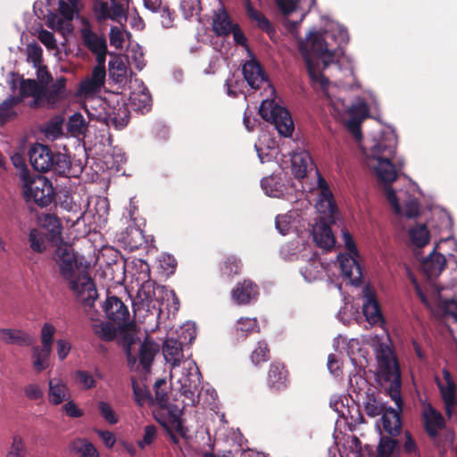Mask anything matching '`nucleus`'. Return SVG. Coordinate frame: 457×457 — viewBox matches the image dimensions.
<instances>
[{
  "mask_svg": "<svg viewBox=\"0 0 457 457\" xmlns=\"http://www.w3.org/2000/svg\"><path fill=\"white\" fill-rule=\"evenodd\" d=\"M376 358L379 369V376L383 386L395 403L397 410L386 407L380 414L384 430L391 436H397L402 430L400 413L403 409L401 396L402 376L398 360L392 348L386 343H378L376 348Z\"/></svg>",
  "mask_w": 457,
  "mask_h": 457,
  "instance_id": "1",
  "label": "nucleus"
},
{
  "mask_svg": "<svg viewBox=\"0 0 457 457\" xmlns=\"http://www.w3.org/2000/svg\"><path fill=\"white\" fill-rule=\"evenodd\" d=\"M396 152V139L393 135L382 137L375 143L368 156V165L372 167L381 182L385 184L386 200L396 213L401 212L395 191L391 184L398 178L397 170L392 162Z\"/></svg>",
  "mask_w": 457,
  "mask_h": 457,
  "instance_id": "2",
  "label": "nucleus"
},
{
  "mask_svg": "<svg viewBox=\"0 0 457 457\" xmlns=\"http://www.w3.org/2000/svg\"><path fill=\"white\" fill-rule=\"evenodd\" d=\"M31 166L39 172L53 170L54 173L67 178H76L81 172L79 166L76 170L67 154L54 153L48 145L36 143L29 150Z\"/></svg>",
  "mask_w": 457,
  "mask_h": 457,
  "instance_id": "3",
  "label": "nucleus"
},
{
  "mask_svg": "<svg viewBox=\"0 0 457 457\" xmlns=\"http://www.w3.org/2000/svg\"><path fill=\"white\" fill-rule=\"evenodd\" d=\"M23 195L26 201H34L38 206L46 207L52 203L54 187L52 182L42 175H32L28 168L19 173Z\"/></svg>",
  "mask_w": 457,
  "mask_h": 457,
  "instance_id": "4",
  "label": "nucleus"
},
{
  "mask_svg": "<svg viewBox=\"0 0 457 457\" xmlns=\"http://www.w3.org/2000/svg\"><path fill=\"white\" fill-rule=\"evenodd\" d=\"M53 259L59 267L60 276L68 283L70 289L77 290V278L81 273L87 272L79 270L73 249L69 245H59L54 251Z\"/></svg>",
  "mask_w": 457,
  "mask_h": 457,
  "instance_id": "5",
  "label": "nucleus"
},
{
  "mask_svg": "<svg viewBox=\"0 0 457 457\" xmlns=\"http://www.w3.org/2000/svg\"><path fill=\"white\" fill-rule=\"evenodd\" d=\"M259 114L264 120L274 124L280 135H292L294 123L289 112L273 100H263L259 108Z\"/></svg>",
  "mask_w": 457,
  "mask_h": 457,
  "instance_id": "6",
  "label": "nucleus"
},
{
  "mask_svg": "<svg viewBox=\"0 0 457 457\" xmlns=\"http://www.w3.org/2000/svg\"><path fill=\"white\" fill-rule=\"evenodd\" d=\"M421 423L434 446L438 448L444 446L443 439L439 435V431L446 428L444 415L432 404L428 403L423 407L421 412Z\"/></svg>",
  "mask_w": 457,
  "mask_h": 457,
  "instance_id": "7",
  "label": "nucleus"
},
{
  "mask_svg": "<svg viewBox=\"0 0 457 457\" xmlns=\"http://www.w3.org/2000/svg\"><path fill=\"white\" fill-rule=\"evenodd\" d=\"M442 374L445 384L437 377H436L435 380L445 405V415L448 419H451L457 405L456 385L451 372L447 369H443Z\"/></svg>",
  "mask_w": 457,
  "mask_h": 457,
  "instance_id": "8",
  "label": "nucleus"
},
{
  "mask_svg": "<svg viewBox=\"0 0 457 457\" xmlns=\"http://www.w3.org/2000/svg\"><path fill=\"white\" fill-rule=\"evenodd\" d=\"M201 373L195 363H188L186 372H183L181 377L178 378L180 385L179 391L181 395L187 398L191 404L195 403V394L198 391L200 385Z\"/></svg>",
  "mask_w": 457,
  "mask_h": 457,
  "instance_id": "9",
  "label": "nucleus"
},
{
  "mask_svg": "<svg viewBox=\"0 0 457 457\" xmlns=\"http://www.w3.org/2000/svg\"><path fill=\"white\" fill-rule=\"evenodd\" d=\"M259 286L250 278L239 281L231 290V299L237 305H249L258 300Z\"/></svg>",
  "mask_w": 457,
  "mask_h": 457,
  "instance_id": "10",
  "label": "nucleus"
},
{
  "mask_svg": "<svg viewBox=\"0 0 457 457\" xmlns=\"http://www.w3.org/2000/svg\"><path fill=\"white\" fill-rule=\"evenodd\" d=\"M104 311L106 317L119 328H126L129 322V311L117 296H108L104 302Z\"/></svg>",
  "mask_w": 457,
  "mask_h": 457,
  "instance_id": "11",
  "label": "nucleus"
},
{
  "mask_svg": "<svg viewBox=\"0 0 457 457\" xmlns=\"http://www.w3.org/2000/svg\"><path fill=\"white\" fill-rule=\"evenodd\" d=\"M290 384L289 371L286 365L279 361H272L268 369L267 386L270 391L278 393L286 390Z\"/></svg>",
  "mask_w": 457,
  "mask_h": 457,
  "instance_id": "12",
  "label": "nucleus"
},
{
  "mask_svg": "<svg viewBox=\"0 0 457 457\" xmlns=\"http://www.w3.org/2000/svg\"><path fill=\"white\" fill-rule=\"evenodd\" d=\"M109 3L104 0H94L93 13L98 22L105 21L110 19L112 21H118L121 17H125V11L120 3L117 0H109Z\"/></svg>",
  "mask_w": 457,
  "mask_h": 457,
  "instance_id": "13",
  "label": "nucleus"
},
{
  "mask_svg": "<svg viewBox=\"0 0 457 457\" xmlns=\"http://www.w3.org/2000/svg\"><path fill=\"white\" fill-rule=\"evenodd\" d=\"M77 290H71L77 295L85 308L92 309L98 295L96 285L88 273H81L76 280Z\"/></svg>",
  "mask_w": 457,
  "mask_h": 457,
  "instance_id": "14",
  "label": "nucleus"
},
{
  "mask_svg": "<svg viewBox=\"0 0 457 457\" xmlns=\"http://www.w3.org/2000/svg\"><path fill=\"white\" fill-rule=\"evenodd\" d=\"M307 43L312 52L316 55L323 57L324 68L335 62L337 49L329 50L323 35L318 31L310 32L307 37Z\"/></svg>",
  "mask_w": 457,
  "mask_h": 457,
  "instance_id": "15",
  "label": "nucleus"
},
{
  "mask_svg": "<svg viewBox=\"0 0 457 457\" xmlns=\"http://www.w3.org/2000/svg\"><path fill=\"white\" fill-rule=\"evenodd\" d=\"M359 256L350 253L338 255V262L342 274L349 278L352 284L358 286L361 282L362 271L358 261Z\"/></svg>",
  "mask_w": 457,
  "mask_h": 457,
  "instance_id": "16",
  "label": "nucleus"
},
{
  "mask_svg": "<svg viewBox=\"0 0 457 457\" xmlns=\"http://www.w3.org/2000/svg\"><path fill=\"white\" fill-rule=\"evenodd\" d=\"M82 28L79 29L80 37L84 46L91 53L107 48V42L103 35H98L92 30L89 21L83 18Z\"/></svg>",
  "mask_w": 457,
  "mask_h": 457,
  "instance_id": "17",
  "label": "nucleus"
},
{
  "mask_svg": "<svg viewBox=\"0 0 457 457\" xmlns=\"http://www.w3.org/2000/svg\"><path fill=\"white\" fill-rule=\"evenodd\" d=\"M242 72L245 80L253 89H259L268 79L263 68L255 58L245 62Z\"/></svg>",
  "mask_w": 457,
  "mask_h": 457,
  "instance_id": "18",
  "label": "nucleus"
},
{
  "mask_svg": "<svg viewBox=\"0 0 457 457\" xmlns=\"http://www.w3.org/2000/svg\"><path fill=\"white\" fill-rule=\"evenodd\" d=\"M0 340L6 345L19 346H32L35 342L30 334L16 328H0Z\"/></svg>",
  "mask_w": 457,
  "mask_h": 457,
  "instance_id": "19",
  "label": "nucleus"
},
{
  "mask_svg": "<svg viewBox=\"0 0 457 457\" xmlns=\"http://www.w3.org/2000/svg\"><path fill=\"white\" fill-rule=\"evenodd\" d=\"M291 164L292 173L297 179L305 178L313 166L312 157L306 151L295 153L291 157Z\"/></svg>",
  "mask_w": 457,
  "mask_h": 457,
  "instance_id": "20",
  "label": "nucleus"
},
{
  "mask_svg": "<svg viewBox=\"0 0 457 457\" xmlns=\"http://www.w3.org/2000/svg\"><path fill=\"white\" fill-rule=\"evenodd\" d=\"M312 236L319 247L329 250L335 245L336 239L332 229L325 221H320L313 227Z\"/></svg>",
  "mask_w": 457,
  "mask_h": 457,
  "instance_id": "21",
  "label": "nucleus"
},
{
  "mask_svg": "<svg viewBox=\"0 0 457 457\" xmlns=\"http://www.w3.org/2000/svg\"><path fill=\"white\" fill-rule=\"evenodd\" d=\"M362 312L370 324H377L383 320L379 303L376 299V295L369 289L365 292V302L362 305Z\"/></svg>",
  "mask_w": 457,
  "mask_h": 457,
  "instance_id": "22",
  "label": "nucleus"
},
{
  "mask_svg": "<svg viewBox=\"0 0 457 457\" xmlns=\"http://www.w3.org/2000/svg\"><path fill=\"white\" fill-rule=\"evenodd\" d=\"M362 405L365 413L370 418L379 416L386 408V403H383L380 398L376 396L375 390L370 388L365 392L362 398Z\"/></svg>",
  "mask_w": 457,
  "mask_h": 457,
  "instance_id": "23",
  "label": "nucleus"
},
{
  "mask_svg": "<svg viewBox=\"0 0 457 457\" xmlns=\"http://www.w3.org/2000/svg\"><path fill=\"white\" fill-rule=\"evenodd\" d=\"M165 360L173 367L179 366L183 359L182 343L174 338H167L162 346Z\"/></svg>",
  "mask_w": 457,
  "mask_h": 457,
  "instance_id": "24",
  "label": "nucleus"
},
{
  "mask_svg": "<svg viewBox=\"0 0 457 457\" xmlns=\"http://www.w3.org/2000/svg\"><path fill=\"white\" fill-rule=\"evenodd\" d=\"M212 30L219 37H227L231 34L234 28L231 19L224 8L220 9L214 13L212 18Z\"/></svg>",
  "mask_w": 457,
  "mask_h": 457,
  "instance_id": "25",
  "label": "nucleus"
},
{
  "mask_svg": "<svg viewBox=\"0 0 457 457\" xmlns=\"http://www.w3.org/2000/svg\"><path fill=\"white\" fill-rule=\"evenodd\" d=\"M445 266V257L436 251H433L423 262L424 270L430 278L439 276Z\"/></svg>",
  "mask_w": 457,
  "mask_h": 457,
  "instance_id": "26",
  "label": "nucleus"
},
{
  "mask_svg": "<svg viewBox=\"0 0 457 457\" xmlns=\"http://www.w3.org/2000/svg\"><path fill=\"white\" fill-rule=\"evenodd\" d=\"M245 12L249 19L256 22V26L269 36L275 34V29L269 19L260 11L256 10L249 0L245 1Z\"/></svg>",
  "mask_w": 457,
  "mask_h": 457,
  "instance_id": "27",
  "label": "nucleus"
},
{
  "mask_svg": "<svg viewBox=\"0 0 457 457\" xmlns=\"http://www.w3.org/2000/svg\"><path fill=\"white\" fill-rule=\"evenodd\" d=\"M66 96V79L59 77L54 83L46 87L43 98H46L48 103L55 104L65 98Z\"/></svg>",
  "mask_w": 457,
  "mask_h": 457,
  "instance_id": "28",
  "label": "nucleus"
},
{
  "mask_svg": "<svg viewBox=\"0 0 457 457\" xmlns=\"http://www.w3.org/2000/svg\"><path fill=\"white\" fill-rule=\"evenodd\" d=\"M48 399L53 405H59L67 399L68 387L58 378H51L48 382Z\"/></svg>",
  "mask_w": 457,
  "mask_h": 457,
  "instance_id": "29",
  "label": "nucleus"
},
{
  "mask_svg": "<svg viewBox=\"0 0 457 457\" xmlns=\"http://www.w3.org/2000/svg\"><path fill=\"white\" fill-rule=\"evenodd\" d=\"M15 96L22 97V100L29 96L34 97L36 101L43 99L44 87L35 79H22L20 82V95Z\"/></svg>",
  "mask_w": 457,
  "mask_h": 457,
  "instance_id": "30",
  "label": "nucleus"
},
{
  "mask_svg": "<svg viewBox=\"0 0 457 457\" xmlns=\"http://www.w3.org/2000/svg\"><path fill=\"white\" fill-rule=\"evenodd\" d=\"M70 451L79 457H99L95 445L86 438H75L70 443Z\"/></svg>",
  "mask_w": 457,
  "mask_h": 457,
  "instance_id": "31",
  "label": "nucleus"
},
{
  "mask_svg": "<svg viewBox=\"0 0 457 457\" xmlns=\"http://www.w3.org/2000/svg\"><path fill=\"white\" fill-rule=\"evenodd\" d=\"M105 68L94 67L91 77L81 82V89L86 93L96 92L101 88L105 81Z\"/></svg>",
  "mask_w": 457,
  "mask_h": 457,
  "instance_id": "32",
  "label": "nucleus"
},
{
  "mask_svg": "<svg viewBox=\"0 0 457 457\" xmlns=\"http://www.w3.org/2000/svg\"><path fill=\"white\" fill-rule=\"evenodd\" d=\"M130 112L128 107L122 104H117L112 111L107 113V123L111 122L115 129H121L125 128L129 121Z\"/></svg>",
  "mask_w": 457,
  "mask_h": 457,
  "instance_id": "33",
  "label": "nucleus"
},
{
  "mask_svg": "<svg viewBox=\"0 0 457 457\" xmlns=\"http://www.w3.org/2000/svg\"><path fill=\"white\" fill-rule=\"evenodd\" d=\"M158 351L159 345L154 342L148 339L143 342L139 350V363L144 370H149Z\"/></svg>",
  "mask_w": 457,
  "mask_h": 457,
  "instance_id": "34",
  "label": "nucleus"
},
{
  "mask_svg": "<svg viewBox=\"0 0 457 457\" xmlns=\"http://www.w3.org/2000/svg\"><path fill=\"white\" fill-rule=\"evenodd\" d=\"M242 268V261L236 255L227 256L220 266L221 276L228 279L241 274Z\"/></svg>",
  "mask_w": 457,
  "mask_h": 457,
  "instance_id": "35",
  "label": "nucleus"
},
{
  "mask_svg": "<svg viewBox=\"0 0 457 457\" xmlns=\"http://www.w3.org/2000/svg\"><path fill=\"white\" fill-rule=\"evenodd\" d=\"M51 353L52 348L37 345L32 347L33 368L37 372L39 373L49 366Z\"/></svg>",
  "mask_w": 457,
  "mask_h": 457,
  "instance_id": "36",
  "label": "nucleus"
},
{
  "mask_svg": "<svg viewBox=\"0 0 457 457\" xmlns=\"http://www.w3.org/2000/svg\"><path fill=\"white\" fill-rule=\"evenodd\" d=\"M253 331H259L258 321L256 319L242 317L237 320L235 328L237 339L244 340Z\"/></svg>",
  "mask_w": 457,
  "mask_h": 457,
  "instance_id": "37",
  "label": "nucleus"
},
{
  "mask_svg": "<svg viewBox=\"0 0 457 457\" xmlns=\"http://www.w3.org/2000/svg\"><path fill=\"white\" fill-rule=\"evenodd\" d=\"M395 436H381L377 447V457H391L399 449V441Z\"/></svg>",
  "mask_w": 457,
  "mask_h": 457,
  "instance_id": "38",
  "label": "nucleus"
},
{
  "mask_svg": "<svg viewBox=\"0 0 457 457\" xmlns=\"http://www.w3.org/2000/svg\"><path fill=\"white\" fill-rule=\"evenodd\" d=\"M270 359V350L266 341L261 340L250 354V360L254 366H259Z\"/></svg>",
  "mask_w": 457,
  "mask_h": 457,
  "instance_id": "39",
  "label": "nucleus"
},
{
  "mask_svg": "<svg viewBox=\"0 0 457 457\" xmlns=\"http://www.w3.org/2000/svg\"><path fill=\"white\" fill-rule=\"evenodd\" d=\"M409 233L412 244L417 247H423L429 241V231L425 224L411 228Z\"/></svg>",
  "mask_w": 457,
  "mask_h": 457,
  "instance_id": "40",
  "label": "nucleus"
},
{
  "mask_svg": "<svg viewBox=\"0 0 457 457\" xmlns=\"http://www.w3.org/2000/svg\"><path fill=\"white\" fill-rule=\"evenodd\" d=\"M132 390L135 402L138 406H143L145 403L154 404V397L150 391L145 386L139 385L136 379H132Z\"/></svg>",
  "mask_w": 457,
  "mask_h": 457,
  "instance_id": "41",
  "label": "nucleus"
},
{
  "mask_svg": "<svg viewBox=\"0 0 457 457\" xmlns=\"http://www.w3.org/2000/svg\"><path fill=\"white\" fill-rule=\"evenodd\" d=\"M67 130L72 136L84 135L87 130V122L79 112L72 114L67 122Z\"/></svg>",
  "mask_w": 457,
  "mask_h": 457,
  "instance_id": "42",
  "label": "nucleus"
},
{
  "mask_svg": "<svg viewBox=\"0 0 457 457\" xmlns=\"http://www.w3.org/2000/svg\"><path fill=\"white\" fill-rule=\"evenodd\" d=\"M46 237L37 228H32L29 234V243L31 250L37 253H43L46 250Z\"/></svg>",
  "mask_w": 457,
  "mask_h": 457,
  "instance_id": "43",
  "label": "nucleus"
},
{
  "mask_svg": "<svg viewBox=\"0 0 457 457\" xmlns=\"http://www.w3.org/2000/svg\"><path fill=\"white\" fill-rule=\"evenodd\" d=\"M45 228L47 230L46 237L50 241L61 238L62 225L59 219L54 215H47L45 219Z\"/></svg>",
  "mask_w": 457,
  "mask_h": 457,
  "instance_id": "44",
  "label": "nucleus"
},
{
  "mask_svg": "<svg viewBox=\"0 0 457 457\" xmlns=\"http://www.w3.org/2000/svg\"><path fill=\"white\" fill-rule=\"evenodd\" d=\"M22 102V97L10 96L0 104V126L5 124L12 114V108Z\"/></svg>",
  "mask_w": 457,
  "mask_h": 457,
  "instance_id": "45",
  "label": "nucleus"
},
{
  "mask_svg": "<svg viewBox=\"0 0 457 457\" xmlns=\"http://www.w3.org/2000/svg\"><path fill=\"white\" fill-rule=\"evenodd\" d=\"M93 331L99 338L110 342L116 337L117 330L110 322H101L93 325Z\"/></svg>",
  "mask_w": 457,
  "mask_h": 457,
  "instance_id": "46",
  "label": "nucleus"
},
{
  "mask_svg": "<svg viewBox=\"0 0 457 457\" xmlns=\"http://www.w3.org/2000/svg\"><path fill=\"white\" fill-rule=\"evenodd\" d=\"M165 386L166 381L163 378L157 379L154 386L155 395L154 403L155 402L162 409H166L169 404V396L167 391L163 388Z\"/></svg>",
  "mask_w": 457,
  "mask_h": 457,
  "instance_id": "47",
  "label": "nucleus"
},
{
  "mask_svg": "<svg viewBox=\"0 0 457 457\" xmlns=\"http://www.w3.org/2000/svg\"><path fill=\"white\" fill-rule=\"evenodd\" d=\"M97 409L100 416L110 425H115L119 422V417L112 409V405L105 401L97 403Z\"/></svg>",
  "mask_w": 457,
  "mask_h": 457,
  "instance_id": "48",
  "label": "nucleus"
},
{
  "mask_svg": "<svg viewBox=\"0 0 457 457\" xmlns=\"http://www.w3.org/2000/svg\"><path fill=\"white\" fill-rule=\"evenodd\" d=\"M320 207L326 208V210L332 215L337 211L333 194L328 186L322 187L320 190Z\"/></svg>",
  "mask_w": 457,
  "mask_h": 457,
  "instance_id": "49",
  "label": "nucleus"
},
{
  "mask_svg": "<svg viewBox=\"0 0 457 457\" xmlns=\"http://www.w3.org/2000/svg\"><path fill=\"white\" fill-rule=\"evenodd\" d=\"M303 55L311 79L315 82H319L322 87H327L328 85V79L322 73L315 70L314 64L308 53H303Z\"/></svg>",
  "mask_w": 457,
  "mask_h": 457,
  "instance_id": "50",
  "label": "nucleus"
},
{
  "mask_svg": "<svg viewBox=\"0 0 457 457\" xmlns=\"http://www.w3.org/2000/svg\"><path fill=\"white\" fill-rule=\"evenodd\" d=\"M127 237L125 241L130 246L131 249H137L145 242V237L141 229L137 228H127Z\"/></svg>",
  "mask_w": 457,
  "mask_h": 457,
  "instance_id": "51",
  "label": "nucleus"
},
{
  "mask_svg": "<svg viewBox=\"0 0 457 457\" xmlns=\"http://www.w3.org/2000/svg\"><path fill=\"white\" fill-rule=\"evenodd\" d=\"M5 457H26L25 444L20 436H14Z\"/></svg>",
  "mask_w": 457,
  "mask_h": 457,
  "instance_id": "52",
  "label": "nucleus"
},
{
  "mask_svg": "<svg viewBox=\"0 0 457 457\" xmlns=\"http://www.w3.org/2000/svg\"><path fill=\"white\" fill-rule=\"evenodd\" d=\"M55 327L48 322H46L41 328V342L42 346L52 348L54 343V336L55 334Z\"/></svg>",
  "mask_w": 457,
  "mask_h": 457,
  "instance_id": "53",
  "label": "nucleus"
},
{
  "mask_svg": "<svg viewBox=\"0 0 457 457\" xmlns=\"http://www.w3.org/2000/svg\"><path fill=\"white\" fill-rule=\"evenodd\" d=\"M404 437L405 441L403 445V453L407 455L413 454L414 457H420V449L411 432L406 430L404 432Z\"/></svg>",
  "mask_w": 457,
  "mask_h": 457,
  "instance_id": "54",
  "label": "nucleus"
},
{
  "mask_svg": "<svg viewBox=\"0 0 457 457\" xmlns=\"http://www.w3.org/2000/svg\"><path fill=\"white\" fill-rule=\"evenodd\" d=\"M159 265L166 275H171L175 272L177 261L173 255L163 253L159 259Z\"/></svg>",
  "mask_w": 457,
  "mask_h": 457,
  "instance_id": "55",
  "label": "nucleus"
},
{
  "mask_svg": "<svg viewBox=\"0 0 457 457\" xmlns=\"http://www.w3.org/2000/svg\"><path fill=\"white\" fill-rule=\"evenodd\" d=\"M157 436V428L154 425H147L144 429V436L141 440L137 442L138 446L141 449H145L146 446L150 445L156 438Z\"/></svg>",
  "mask_w": 457,
  "mask_h": 457,
  "instance_id": "56",
  "label": "nucleus"
},
{
  "mask_svg": "<svg viewBox=\"0 0 457 457\" xmlns=\"http://www.w3.org/2000/svg\"><path fill=\"white\" fill-rule=\"evenodd\" d=\"M275 3L286 16L300 8V0H275Z\"/></svg>",
  "mask_w": 457,
  "mask_h": 457,
  "instance_id": "57",
  "label": "nucleus"
},
{
  "mask_svg": "<svg viewBox=\"0 0 457 457\" xmlns=\"http://www.w3.org/2000/svg\"><path fill=\"white\" fill-rule=\"evenodd\" d=\"M349 113L353 117V119L359 118L360 122H361L369 116L368 104L364 101H360L358 104L350 107Z\"/></svg>",
  "mask_w": 457,
  "mask_h": 457,
  "instance_id": "58",
  "label": "nucleus"
},
{
  "mask_svg": "<svg viewBox=\"0 0 457 457\" xmlns=\"http://www.w3.org/2000/svg\"><path fill=\"white\" fill-rule=\"evenodd\" d=\"M58 12L67 21H71L74 19L75 14L79 12V11L73 8L71 4H68L65 0L58 1Z\"/></svg>",
  "mask_w": 457,
  "mask_h": 457,
  "instance_id": "59",
  "label": "nucleus"
},
{
  "mask_svg": "<svg viewBox=\"0 0 457 457\" xmlns=\"http://www.w3.org/2000/svg\"><path fill=\"white\" fill-rule=\"evenodd\" d=\"M24 394L26 397L32 401L42 400L44 392L37 384H29L24 387Z\"/></svg>",
  "mask_w": 457,
  "mask_h": 457,
  "instance_id": "60",
  "label": "nucleus"
},
{
  "mask_svg": "<svg viewBox=\"0 0 457 457\" xmlns=\"http://www.w3.org/2000/svg\"><path fill=\"white\" fill-rule=\"evenodd\" d=\"M37 83L44 87V92L46 90V87L52 82L53 77L48 71L46 66L39 65L37 70Z\"/></svg>",
  "mask_w": 457,
  "mask_h": 457,
  "instance_id": "61",
  "label": "nucleus"
},
{
  "mask_svg": "<svg viewBox=\"0 0 457 457\" xmlns=\"http://www.w3.org/2000/svg\"><path fill=\"white\" fill-rule=\"evenodd\" d=\"M62 410L69 418L77 419L84 415L83 410L79 408L73 401H68L62 406Z\"/></svg>",
  "mask_w": 457,
  "mask_h": 457,
  "instance_id": "62",
  "label": "nucleus"
},
{
  "mask_svg": "<svg viewBox=\"0 0 457 457\" xmlns=\"http://www.w3.org/2000/svg\"><path fill=\"white\" fill-rule=\"evenodd\" d=\"M28 57L35 67L41 65L42 49L37 45H29L28 46Z\"/></svg>",
  "mask_w": 457,
  "mask_h": 457,
  "instance_id": "63",
  "label": "nucleus"
},
{
  "mask_svg": "<svg viewBox=\"0 0 457 457\" xmlns=\"http://www.w3.org/2000/svg\"><path fill=\"white\" fill-rule=\"evenodd\" d=\"M76 378L86 389H90L96 386V380L94 379L93 376L87 371L78 370L76 372Z\"/></svg>",
  "mask_w": 457,
  "mask_h": 457,
  "instance_id": "64",
  "label": "nucleus"
}]
</instances>
